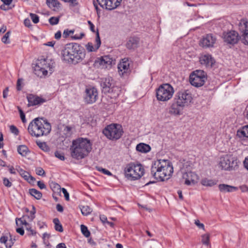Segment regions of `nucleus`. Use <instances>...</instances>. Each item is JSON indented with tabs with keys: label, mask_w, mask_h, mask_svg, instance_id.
<instances>
[{
	"label": "nucleus",
	"mask_w": 248,
	"mask_h": 248,
	"mask_svg": "<svg viewBox=\"0 0 248 248\" xmlns=\"http://www.w3.org/2000/svg\"><path fill=\"white\" fill-rule=\"evenodd\" d=\"M62 59L63 61L76 64L81 62L85 57L84 48L77 43L66 44L61 52Z\"/></svg>",
	"instance_id": "nucleus-1"
},
{
	"label": "nucleus",
	"mask_w": 248,
	"mask_h": 248,
	"mask_svg": "<svg viewBox=\"0 0 248 248\" xmlns=\"http://www.w3.org/2000/svg\"><path fill=\"white\" fill-rule=\"evenodd\" d=\"M173 172V168L168 160H157L152 164L151 173L156 180H168Z\"/></svg>",
	"instance_id": "nucleus-2"
},
{
	"label": "nucleus",
	"mask_w": 248,
	"mask_h": 248,
	"mask_svg": "<svg viewBox=\"0 0 248 248\" xmlns=\"http://www.w3.org/2000/svg\"><path fill=\"white\" fill-rule=\"evenodd\" d=\"M92 149L90 140L86 138H79L72 141L70 148L71 156L77 159L84 158L88 155Z\"/></svg>",
	"instance_id": "nucleus-3"
},
{
	"label": "nucleus",
	"mask_w": 248,
	"mask_h": 248,
	"mask_svg": "<svg viewBox=\"0 0 248 248\" xmlns=\"http://www.w3.org/2000/svg\"><path fill=\"white\" fill-rule=\"evenodd\" d=\"M51 130L49 123L42 118H36L29 124L28 130L32 137H40L49 134Z\"/></svg>",
	"instance_id": "nucleus-4"
},
{
	"label": "nucleus",
	"mask_w": 248,
	"mask_h": 248,
	"mask_svg": "<svg viewBox=\"0 0 248 248\" xmlns=\"http://www.w3.org/2000/svg\"><path fill=\"white\" fill-rule=\"evenodd\" d=\"M124 170L125 177L130 180L140 179L144 173V168L141 164L132 163L128 164Z\"/></svg>",
	"instance_id": "nucleus-5"
},
{
	"label": "nucleus",
	"mask_w": 248,
	"mask_h": 248,
	"mask_svg": "<svg viewBox=\"0 0 248 248\" xmlns=\"http://www.w3.org/2000/svg\"><path fill=\"white\" fill-rule=\"evenodd\" d=\"M123 132L122 126L117 124H109L103 130L104 135L110 140L119 139L122 136Z\"/></svg>",
	"instance_id": "nucleus-6"
},
{
	"label": "nucleus",
	"mask_w": 248,
	"mask_h": 248,
	"mask_svg": "<svg viewBox=\"0 0 248 248\" xmlns=\"http://www.w3.org/2000/svg\"><path fill=\"white\" fill-rule=\"evenodd\" d=\"M101 86L103 92L105 93H112L113 97L118 96L119 94V88L115 86L114 80L110 77L101 79Z\"/></svg>",
	"instance_id": "nucleus-7"
},
{
	"label": "nucleus",
	"mask_w": 248,
	"mask_h": 248,
	"mask_svg": "<svg viewBox=\"0 0 248 248\" xmlns=\"http://www.w3.org/2000/svg\"><path fill=\"white\" fill-rule=\"evenodd\" d=\"M173 93L172 87L169 84H164L160 85L156 90V98L159 101H166L172 97Z\"/></svg>",
	"instance_id": "nucleus-8"
},
{
	"label": "nucleus",
	"mask_w": 248,
	"mask_h": 248,
	"mask_svg": "<svg viewBox=\"0 0 248 248\" xmlns=\"http://www.w3.org/2000/svg\"><path fill=\"white\" fill-rule=\"evenodd\" d=\"M206 79V75L202 70L194 71L189 77V81L191 84L196 87L203 86Z\"/></svg>",
	"instance_id": "nucleus-9"
},
{
	"label": "nucleus",
	"mask_w": 248,
	"mask_h": 248,
	"mask_svg": "<svg viewBox=\"0 0 248 248\" xmlns=\"http://www.w3.org/2000/svg\"><path fill=\"white\" fill-rule=\"evenodd\" d=\"M174 100L185 108L190 104L192 100V97L188 91L182 90L176 93Z\"/></svg>",
	"instance_id": "nucleus-10"
},
{
	"label": "nucleus",
	"mask_w": 248,
	"mask_h": 248,
	"mask_svg": "<svg viewBox=\"0 0 248 248\" xmlns=\"http://www.w3.org/2000/svg\"><path fill=\"white\" fill-rule=\"evenodd\" d=\"M220 167L225 170H231L237 166V160L231 155H227L220 158Z\"/></svg>",
	"instance_id": "nucleus-11"
},
{
	"label": "nucleus",
	"mask_w": 248,
	"mask_h": 248,
	"mask_svg": "<svg viewBox=\"0 0 248 248\" xmlns=\"http://www.w3.org/2000/svg\"><path fill=\"white\" fill-rule=\"evenodd\" d=\"M239 30L242 34L241 41L245 45H248V21L241 19L238 24Z\"/></svg>",
	"instance_id": "nucleus-12"
},
{
	"label": "nucleus",
	"mask_w": 248,
	"mask_h": 248,
	"mask_svg": "<svg viewBox=\"0 0 248 248\" xmlns=\"http://www.w3.org/2000/svg\"><path fill=\"white\" fill-rule=\"evenodd\" d=\"M113 59L108 55L97 58L94 63V67L98 68H107L111 65Z\"/></svg>",
	"instance_id": "nucleus-13"
},
{
	"label": "nucleus",
	"mask_w": 248,
	"mask_h": 248,
	"mask_svg": "<svg viewBox=\"0 0 248 248\" xmlns=\"http://www.w3.org/2000/svg\"><path fill=\"white\" fill-rule=\"evenodd\" d=\"M223 38L225 42L231 45L236 44L240 38L238 32L234 31L224 32Z\"/></svg>",
	"instance_id": "nucleus-14"
},
{
	"label": "nucleus",
	"mask_w": 248,
	"mask_h": 248,
	"mask_svg": "<svg viewBox=\"0 0 248 248\" xmlns=\"http://www.w3.org/2000/svg\"><path fill=\"white\" fill-rule=\"evenodd\" d=\"M98 97V92L95 88H87L85 90L84 95L85 101L88 104H93L94 103Z\"/></svg>",
	"instance_id": "nucleus-15"
},
{
	"label": "nucleus",
	"mask_w": 248,
	"mask_h": 248,
	"mask_svg": "<svg viewBox=\"0 0 248 248\" xmlns=\"http://www.w3.org/2000/svg\"><path fill=\"white\" fill-rule=\"evenodd\" d=\"M101 7L111 10L118 7L122 0H96Z\"/></svg>",
	"instance_id": "nucleus-16"
},
{
	"label": "nucleus",
	"mask_w": 248,
	"mask_h": 248,
	"mask_svg": "<svg viewBox=\"0 0 248 248\" xmlns=\"http://www.w3.org/2000/svg\"><path fill=\"white\" fill-rule=\"evenodd\" d=\"M216 41L217 38L215 36L212 34H208L201 39L200 45L204 48L211 47L214 46Z\"/></svg>",
	"instance_id": "nucleus-17"
},
{
	"label": "nucleus",
	"mask_w": 248,
	"mask_h": 248,
	"mask_svg": "<svg viewBox=\"0 0 248 248\" xmlns=\"http://www.w3.org/2000/svg\"><path fill=\"white\" fill-rule=\"evenodd\" d=\"M182 177L185 180V184L187 186L195 185L198 180V176L192 171L184 173Z\"/></svg>",
	"instance_id": "nucleus-18"
},
{
	"label": "nucleus",
	"mask_w": 248,
	"mask_h": 248,
	"mask_svg": "<svg viewBox=\"0 0 248 248\" xmlns=\"http://www.w3.org/2000/svg\"><path fill=\"white\" fill-rule=\"evenodd\" d=\"M27 98L29 103L28 106L41 105L46 101L45 99L33 94H28Z\"/></svg>",
	"instance_id": "nucleus-19"
},
{
	"label": "nucleus",
	"mask_w": 248,
	"mask_h": 248,
	"mask_svg": "<svg viewBox=\"0 0 248 248\" xmlns=\"http://www.w3.org/2000/svg\"><path fill=\"white\" fill-rule=\"evenodd\" d=\"M36 65L43 70L49 69L50 73L52 72L53 68L54 67V63L51 61L48 62L46 59H40L38 60Z\"/></svg>",
	"instance_id": "nucleus-20"
},
{
	"label": "nucleus",
	"mask_w": 248,
	"mask_h": 248,
	"mask_svg": "<svg viewBox=\"0 0 248 248\" xmlns=\"http://www.w3.org/2000/svg\"><path fill=\"white\" fill-rule=\"evenodd\" d=\"M200 62L202 65H205L207 67H212L215 61L211 55L206 54L202 56L200 59Z\"/></svg>",
	"instance_id": "nucleus-21"
},
{
	"label": "nucleus",
	"mask_w": 248,
	"mask_h": 248,
	"mask_svg": "<svg viewBox=\"0 0 248 248\" xmlns=\"http://www.w3.org/2000/svg\"><path fill=\"white\" fill-rule=\"evenodd\" d=\"M184 108L183 106L175 101L169 109V113L174 115H181Z\"/></svg>",
	"instance_id": "nucleus-22"
},
{
	"label": "nucleus",
	"mask_w": 248,
	"mask_h": 248,
	"mask_svg": "<svg viewBox=\"0 0 248 248\" xmlns=\"http://www.w3.org/2000/svg\"><path fill=\"white\" fill-rule=\"evenodd\" d=\"M96 44L95 47L93 46L92 43H88L86 46V48L89 52H93L96 51L100 47L101 45V40L99 37V32L97 31L95 38Z\"/></svg>",
	"instance_id": "nucleus-23"
},
{
	"label": "nucleus",
	"mask_w": 248,
	"mask_h": 248,
	"mask_svg": "<svg viewBox=\"0 0 248 248\" xmlns=\"http://www.w3.org/2000/svg\"><path fill=\"white\" fill-rule=\"evenodd\" d=\"M129 62L127 60L124 59L118 65V68L120 75H123L126 73L129 69Z\"/></svg>",
	"instance_id": "nucleus-24"
},
{
	"label": "nucleus",
	"mask_w": 248,
	"mask_h": 248,
	"mask_svg": "<svg viewBox=\"0 0 248 248\" xmlns=\"http://www.w3.org/2000/svg\"><path fill=\"white\" fill-rule=\"evenodd\" d=\"M139 39L137 37H130L127 41L126 46L128 49H135L138 46Z\"/></svg>",
	"instance_id": "nucleus-25"
},
{
	"label": "nucleus",
	"mask_w": 248,
	"mask_h": 248,
	"mask_svg": "<svg viewBox=\"0 0 248 248\" xmlns=\"http://www.w3.org/2000/svg\"><path fill=\"white\" fill-rule=\"evenodd\" d=\"M218 188L220 192L223 193L231 192L236 191L238 189L237 187L231 186L226 184H220L218 186Z\"/></svg>",
	"instance_id": "nucleus-26"
},
{
	"label": "nucleus",
	"mask_w": 248,
	"mask_h": 248,
	"mask_svg": "<svg viewBox=\"0 0 248 248\" xmlns=\"http://www.w3.org/2000/svg\"><path fill=\"white\" fill-rule=\"evenodd\" d=\"M17 171L19 173L21 176H22L25 180L29 181V183L31 182H34L35 181V178L30 175V174L23 170L20 167H18V168L16 169Z\"/></svg>",
	"instance_id": "nucleus-27"
},
{
	"label": "nucleus",
	"mask_w": 248,
	"mask_h": 248,
	"mask_svg": "<svg viewBox=\"0 0 248 248\" xmlns=\"http://www.w3.org/2000/svg\"><path fill=\"white\" fill-rule=\"evenodd\" d=\"M136 150L141 153H147L151 150L150 146L143 143L138 144L136 146Z\"/></svg>",
	"instance_id": "nucleus-28"
},
{
	"label": "nucleus",
	"mask_w": 248,
	"mask_h": 248,
	"mask_svg": "<svg viewBox=\"0 0 248 248\" xmlns=\"http://www.w3.org/2000/svg\"><path fill=\"white\" fill-rule=\"evenodd\" d=\"M48 72L47 70H43L40 68L38 66L35 65L34 69V73L38 77L42 78L47 75Z\"/></svg>",
	"instance_id": "nucleus-29"
},
{
	"label": "nucleus",
	"mask_w": 248,
	"mask_h": 248,
	"mask_svg": "<svg viewBox=\"0 0 248 248\" xmlns=\"http://www.w3.org/2000/svg\"><path fill=\"white\" fill-rule=\"evenodd\" d=\"M46 4L50 8L59 9L61 4L58 0H46Z\"/></svg>",
	"instance_id": "nucleus-30"
},
{
	"label": "nucleus",
	"mask_w": 248,
	"mask_h": 248,
	"mask_svg": "<svg viewBox=\"0 0 248 248\" xmlns=\"http://www.w3.org/2000/svg\"><path fill=\"white\" fill-rule=\"evenodd\" d=\"M201 184L206 186H212L217 184V181L213 179L204 178L201 180Z\"/></svg>",
	"instance_id": "nucleus-31"
},
{
	"label": "nucleus",
	"mask_w": 248,
	"mask_h": 248,
	"mask_svg": "<svg viewBox=\"0 0 248 248\" xmlns=\"http://www.w3.org/2000/svg\"><path fill=\"white\" fill-rule=\"evenodd\" d=\"M17 152L22 156H26L29 153V149L26 146L21 145L18 146Z\"/></svg>",
	"instance_id": "nucleus-32"
},
{
	"label": "nucleus",
	"mask_w": 248,
	"mask_h": 248,
	"mask_svg": "<svg viewBox=\"0 0 248 248\" xmlns=\"http://www.w3.org/2000/svg\"><path fill=\"white\" fill-rule=\"evenodd\" d=\"M237 135L240 137L248 138V125L243 126L241 129L238 130Z\"/></svg>",
	"instance_id": "nucleus-33"
},
{
	"label": "nucleus",
	"mask_w": 248,
	"mask_h": 248,
	"mask_svg": "<svg viewBox=\"0 0 248 248\" xmlns=\"http://www.w3.org/2000/svg\"><path fill=\"white\" fill-rule=\"evenodd\" d=\"M30 194L37 200L40 199L42 197V194L39 191L34 188H31L29 190Z\"/></svg>",
	"instance_id": "nucleus-34"
},
{
	"label": "nucleus",
	"mask_w": 248,
	"mask_h": 248,
	"mask_svg": "<svg viewBox=\"0 0 248 248\" xmlns=\"http://www.w3.org/2000/svg\"><path fill=\"white\" fill-rule=\"evenodd\" d=\"M210 235L209 233H206L201 235L202 242L203 245L209 246L210 245Z\"/></svg>",
	"instance_id": "nucleus-35"
},
{
	"label": "nucleus",
	"mask_w": 248,
	"mask_h": 248,
	"mask_svg": "<svg viewBox=\"0 0 248 248\" xmlns=\"http://www.w3.org/2000/svg\"><path fill=\"white\" fill-rule=\"evenodd\" d=\"M53 222L55 225V230L59 232H62L63 231V228L59 219L58 218H55L53 219Z\"/></svg>",
	"instance_id": "nucleus-36"
},
{
	"label": "nucleus",
	"mask_w": 248,
	"mask_h": 248,
	"mask_svg": "<svg viewBox=\"0 0 248 248\" xmlns=\"http://www.w3.org/2000/svg\"><path fill=\"white\" fill-rule=\"evenodd\" d=\"M80 210L82 214L84 216H88L92 212V209L88 205L82 206Z\"/></svg>",
	"instance_id": "nucleus-37"
},
{
	"label": "nucleus",
	"mask_w": 248,
	"mask_h": 248,
	"mask_svg": "<svg viewBox=\"0 0 248 248\" xmlns=\"http://www.w3.org/2000/svg\"><path fill=\"white\" fill-rule=\"evenodd\" d=\"M62 132L65 138L69 137L72 134V128L69 126H65Z\"/></svg>",
	"instance_id": "nucleus-38"
},
{
	"label": "nucleus",
	"mask_w": 248,
	"mask_h": 248,
	"mask_svg": "<svg viewBox=\"0 0 248 248\" xmlns=\"http://www.w3.org/2000/svg\"><path fill=\"white\" fill-rule=\"evenodd\" d=\"M80 228L81 231L84 236L86 237H89L90 236V232L86 226L84 225H81Z\"/></svg>",
	"instance_id": "nucleus-39"
},
{
	"label": "nucleus",
	"mask_w": 248,
	"mask_h": 248,
	"mask_svg": "<svg viewBox=\"0 0 248 248\" xmlns=\"http://www.w3.org/2000/svg\"><path fill=\"white\" fill-rule=\"evenodd\" d=\"M50 186L51 188L54 192H58V191H61V189L62 188L57 183L52 182L50 184Z\"/></svg>",
	"instance_id": "nucleus-40"
},
{
	"label": "nucleus",
	"mask_w": 248,
	"mask_h": 248,
	"mask_svg": "<svg viewBox=\"0 0 248 248\" xmlns=\"http://www.w3.org/2000/svg\"><path fill=\"white\" fill-rule=\"evenodd\" d=\"M16 225L17 226H21L23 225H24L25 226H29V224L25 220H23L22 218H17L16 219Z\"/></svg>",
	"instance_id": "nucleus-41"
},
{
	"label": "nucleus",
	"mask_w": 248,
	"mask_h": 248,
	"mask_svg": "<svg viewBox=\"0 0 248 248\" xmlns=\"http://www.w3.org/2000/svg\"><path fill=\"white\" fill-rule=\"evenodd\" d=\"M38 146L43 151L47 152L49 151V148L45 142H37Z\"/></svg>",
	"instance_id": "nucleus-42"
},
{
	"label": "nucleus",
	"mask_w": 248,
	"mask_h": 248,
	"mask_svg": "<svg viewBox=\"0 0 248 248\" xmlns=\"http://www.w3.org/2000/svg\"><path fill=\"white\" fill-rule=\"evenodd\" d=\"M9 35H10V32L8 31L2 37L1 41H2V42L3 43H4V44H9V43H10Z\"/></svg>",
	"instance_id": "nucleus-43"
},
{
	"label": "nucleus",
	"mask_w": 248,
	"mask_h": 248,
	"mask_svg": "<svg viewBox=\"0 0 248 248\" xmlns=\"http://www.w3.org/2000/svg\"><path fill=\"white\" fill-rule=\"evenodd\" d=\"M59 21V17H51L49 19V22L52 25H55L57 24Z\"/></svg>",
	"instance_id": "nucleus-44"
},
{
	"label": "nucleus",
	"mask_w": 248,
	"mask_h": 248,
	"mask_svg": "<svg viewBox=\"0 0 248 248\" xmlns=\"http://www.w3.org/2000/svg\"><path fill=\"white\" fill-rule=\"evenodd\" d=\"M30 16L34 23L36 24L39 22V17L37 15L33 13H30Z\"/></svg>",
	"instance_id": "nucleus-45"
},
{
	"label": "nucleus",
	"mask_w": 248,
	"mask_h": 248,
	"mask_svg": "<svg viewBox=\"0 0 248 248\" xmlns=\"http://www.w3.org/2000/svg\"><path fill=\"white\" fill-rule=\"evenodd\" d=\"M55 156L60 160L63 161L65 159L64 154L60 151H56L55 152Z\"/></svg>",
	"instance_id": "nucleus-46"
},
{
	"label": "nucleus",
	"mask_w": 248,
	"mask_h": 248,
	"mask_svg": "<svg viewBox=\"0 0 248 248\" xmlns=\"http://www.w3.org/2000/svg\"><path fill=\"white\" fill-rule=\"evenodd\" d=\"M15 240V239L14 238V239H13L12 236L10 235V239L9 240V242L6 244V247L7 248H11L14 244Z\"/></svg>",
	"instance_id": "nucleus-47"
},
{
	"label": "nucleus",
	"mask_w": 248,
	"mask_h": 248,
	"mask_svg": "<svg viewBox=\"0 0 248 248\" xmlns=\"http://www.w3.org/2000/svg\"><path fill=\"white\" fill-rule=\"evenodd\" d=\"M194 223L200 229L205 230L204 224L201 223L198 219L195 220Z\"/></svg>",
	"instance_id": "nucleus-48"
},
{
	"label": "nucleus",
	"mask_w": 248,
	"mask_h": 248,
	"mask_svg": "<svg viewBox=\"0 0 248 248\" xmlns=\"http://www.w3.org/2000/svg\"><path fill=\"white\" fill-rule=\"evenodd\" d=\"M10 131L15 135H17L19 133L18 129L14 125H11L10 127Z\"/></svg>",
	"instance_id": "nucleus-49"
},
{
	"label": "nucleus",
	"mask_w": 248,
	"mask_h": 248,
	"mask_svg": "<svg viewBox=\"0 0 248 248\" xmlns=\"http://www.w3.org/2000/svg\"><path fill=\"white\" fill-rule=\"evenodd\" d=\"M36 173L37 175L43 176L45 174L44 170L41 167L37 168L36 169Z\"/></svg>",
	"instance_id": "nucleus-50"
},
{
	"label": "nucleus",
	"mask_w": 248,
	"mask_h": 248,
	"mask_svg": "<svg viewBox=\"0 0 248 248\" xmlns=\"http://www.w3.org/2000/svg\"><path fill=\"white\" fill-rule=\"evenodd\" d=\"M35 209L34 206H32V210L30 212V216H28V218L30 219L31 221L35 218Z\"/></svg>",
	"instance_id": "nucleus-51"
},
{
	"label": "nucleus",
	"mask_w": 248,
	"mask_h": 248,
	"mask_svg": "<svg viewBox=\"0 0 248 248\" xmlns=\"http://www.w3.org/2000/svg\"><path fill=\"white\" fill-rule=\"evenodd\" d=\"M3 183L4 185L8 187L12 186V183L6 178H4L3 179Z\"/></svg>",
	"instance_id": "nucleus-52"
},
{
	"label": "nucleus",
	"mask_w": 248,
	"mask_h": 248,
	"mask_svg": "<svg viewBox=\"0 0 248 248\" xmlns=\"http://www.w3.org/2000/svg\"><path fill=\"white\" fill-rule=\"evenodd\" d=\"M61 190H62V193H63L65 200L66 201H69V195L66 189L64 188H61Z\"/></svg>",
	"instance_id": "nucleus-53"
},
{
	"label": "nucleus",
	"mask_w": 248,
	"mask_h": 248,
	"mask_svg": "<svg viewBox=\"0 0 248 248\" xmlns=\"http://www.w3.org/2000/svg\"><path fill=\"white\" fill-rule=\"evenodd\" d=\"M98 170L102 172L104 174L111 176L112 175V173L108 170L103 169V168H99Z\"/></svg>",
	"instance_id": "nucleus-54"
},
{
	"label": "nucleus",
	"mask_w": 248,
	"mask_h": 248,
	"mask_svg": "<svg viewBox=\"0 0 248 248\" xmlns=\"http://www.w3.org/2000/svg\"><path fill=\"white\" fill-rule=\"evenodd\" d=\"M84 36V34L83 33H81L80 35L75 34L74 36H71L72 39L74 40L80 39Z\"/></svg>",
	"instance_id": "nucleus-55"
},
{
	"label": "nucleus",
	"mask_w": 248,
	"mask_h": 248,
	"mask_svg": "<svg viewBox=\"0 0 248 248\" xmlns=\"http://www.w3.org/2000/svg\"><path fill=\"white\" fill-rule=\"evenodd\" d=\"M23 81L22 78H19L17 81L16 89L17 91H20L21 90V84Z\"/></svg>",
	"instance_id": "nucleus-56"
},
{
	"label": "nucleus",
	"mask_w": 248,
	"mask_h": 248,
	"mask_svg": "<svg viewBox=\"0 0 248 248\" xmlns=\"http://www.w3.org/2000/svg\"><path fill=\"white\" fill-rule=\"evenodd\" d=\"M37 185L39 187V188L41 189L46 188V186L44 183L40 181H38Z\"/></svg>",
	"instance_id": "nucleus-57"
},
{
	"label": "nucleus",
	"mask_w": 248,
	"mask_h": 248,
	"mask_svg": "<svg viewBox=\"0 0 248 248\" xmlns=\"http://www.w3.org/2000/svg\"><path fill=\"white\" fill-rule=\"evenodd\" d=\"M88 23L90 26V29L91 31L93 32H95V31L94 30V26L93 24V23L91 21L89 20V21H88Z\"/></svg>",
	"instance_id": "nucleus-58"
},
{
	"label": "nucleus",
	"mask_w": 248,
	"mask_h": 248,
	"mask_svg": "<svg viewBox=\"0 0 248 248\" xmlns=\"http://www.w3.org/2000/svg\"><path fill=\"white\" fill-rule=\"evenodd\" d=\"M16 231L17 233L20 235H23L24 234V231L22 227H19L16 229Z\"/></svg>",
	"instance_id": "nucleus-59"
},
{
	"label": "nucleus",
	"mask_w": 248,
	"mask_h": 248,
	"mask_svg": "<svg viewBox=\"0 0 248 248\" xmlns=\"http://www.w3.org/2000/svg\"><path fill=\"white\" fill-rule=\"evenodd\" d=\"M100 219L101 221H102V222L103 223H107V222L108 221L107 220V217L105 215L100 216Z\"/></svg>",
	"instance_id": "nucleus-60"
},
{
	"label": "nucleus",
	"mask_w": 248,
	"mask_h": 248,
	"mask_svg": "<svg viewBox=\"0 0 248 248\" xmlns=\"http://www.w3.org/2000/svg\"><path fill=\"white\" fill-rule=\"evenodd\" d=\"M24 23L26 27H30L31 26V21L29 18L25 19Z\"/></svg>",
	"instance_id": "nucleus-61"
},
{
	"label": "nucleus",
	"mask_w": 248,
	"mask_h": 248,
	"mask_svg": "<svg viewBox=\"0 0 248 248\" xmlns=\"http://www.w3.org/2000/svg\"><path fill=\"white\" fill-rule=\"evenodd\" d=\"M8 237L6 236H2L0 238V242L2 243H4L5 245L7 243Z\"/></svg>",
	"instance_id": "nucleus-62"
},
{
	"label": "nucleus",
	"mask_w": 248,
	"mask_h": 248,
	"mask_svg": "<svg viewBox=\"0 0 248 248\" xmlns=\"http://www.w3.org/2000/svg\"><path fill=\"white\" fill-rule=\"evenodd\" d=\"M240 188L243 192L248 191V187H247L246 186H240Z\"/></svg>",
	"instance_id": "nucleus-63"
},
{
	"label": "nucleus",
	"mask_w": 248,
	"mask_h": 248,
	"mask_svg": "<svg viewBox=\"0 0 248 248\" xmlns=\"http://www.w3.org/2000/svg\"><path fill=\"white\" fill-rule=\"evenodd\" d=\"M56 248H66V247L64 243H61L57 245Z\"/></svg>",
	"instance_id": "nucleus-64"
}]
</instances>
